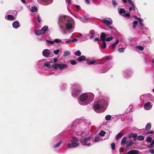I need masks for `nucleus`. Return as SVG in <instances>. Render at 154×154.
Returning a JSON list of instances; mask_svg holds the SVG:
<instances>
[{
	"mask_svg": "<svg viewBox=\"0 0 154 154\" xmlns=\"http://www.w3.org/2000/svg\"><path fill=\"white\" fill-rule=\"evenodd\" d=\"M138 24V22L136 21H134L133 23V29H134L136 27V26H137Z\"/></svg>",
	"mask_w": 154,
	"mask_h": 154,
	"instance_id": "nucleus-37",
	"label": "nucleus"
},
{
	"mask_svg": "<svg viewBox=\"0 0 154 154\" xmlns=\"http://www.w3.org/2000/svg\"><path fill=\"white\" fill-rule=\"evenodd\" d=\"M127 141V137H124L122 139L121 142V145L123 146H124L126 143Z\"/></svg>",
	"mask_w": 154,
	"mask_h": 154,
	"instance_id": "nucleus-26",
	"label": "nucleus"
},
{
	"mask_svg": "<svg viewBox=\"0 0 154 154\" xmlns=\"http://www.w3.org/2000/svg\"><path fill=\"white\" fill-rule=\"evenodd\" d=\"M128 2L131 6L134 5V3L131 0H128Z\"/></svg>",
	"mask_w": 154,
	"mask_h": 154,
	"instance_id": "nucleus-63",
	"label": "nucleus"
},
{
	"mask_svg": "<svg viewBox=\"0 0 154 154\" xmlns=\"http://www.w3.org/2000/svg\"><path fill=\"white\" fill-rule=\"evenodd\" d=\"M152 138L151 137H148L146 139V141L149 142H152Z\"/></svg>",
	"mask_w": 154,
	"mask_h": 154,
	"instance_id": "nucleus-55",
	"label": "nucleus"
},
{
	"mask_svg": "<svg viewBox=\"0 0 154 154\" xmlns=\"http://www.w3.org/2000/svg\"><path fill=\"white\" fill-rule=\"evenodd\" d=\"M119 42V40L118 39H117L116 40V42L114 43L113 44H112V49L114 48H115L116 45Z\"/></svg>",
	"mask_w": 154,
	"mask_h": 154,
	"instance_id": "nucleus-34",
	"label": "nucleus"
},
{
	"mask_svg": "<svg viewBox=\"0 0 154 154\" xmlns=\"http://www.w3.org/2000/svg\"><path fill=\"white\" fill-rule=\"evenodd\" d=\"M123 134L122 133H119L116 136V140H118L119 138L123 136Z\"/></svg>",
	"mask_w": 154,
	"mask_h": 154,
	"instance_id": "nucleus-33",
	"label": "nucleus"
},
{
	"mask_svg": "<svg viewBox=\"0 0 154 154\" xmlns=\"http://www.w3.org/2000/svg\"><path fill=\"white\" fill-rule=\"evenodd\" d=\"M60 137V136H57L54 137L53 138V140L54 142H55L59 139Z\"/></svg>",
	"mask_w": 154,
	"mask_h": 154,
	"instance_id": "nucleus-46",
	"label": "nucleus"
},
{
	"mask_svg": "<svg viewBox=\"0 0 154 154\" xmlns=\"http://www.w3.org/2000/svg\"><path fill=\"white\" fill-rule=\"evenodd\" d=\"M70 54V52L69 51H65L63 54V56L66 57L69 55Z\"/></svg>",
	"mask_w": 154,
	"mask_h": 154,
	"instance_id": "nucleus-43",
	"label": "nucleus"
},
{
	"mask_svg": "<svg viewBox=\"0 0 154 154\" xmlns=\"http://www.w3.org/2000/svg\"><path fill=\"white\" fill-rule=\"evenodd\" d=\"M77 62L74 60H71L70 61V63L71 64L74 65L76 64Z\"/></svg>",
	"mask_w": 154,
	"mask_h": 154,
	"instance_id": "nucleus-58",
	"label": "nucleus"
},
{
	"mask_svg": "<svg viewBox=\"0 0 154 154\" xmlns=\"http://www.w3.org/2000/svg\"><path fill=\"white\" fill-rule=\"evenodd\" d=\"M94 97V95L91 93H83L78 99V103L81 105H87L93 101Z\"/></svg>",
	"mask_w": 154,
	"mask_h": 154,
	"instance_id": "nucleus-1",
	"label": "nucleus"
},
{
	"mask_svg": "<svg viewBox=\"0 0 154 154\" xmlns=\"http://www.w3.org/2000/svg\"><path fill=\"white\" fill-rule=\"evenodd\" d=\"M62 40L59 38L55 39L54 40V42H55L57 43L61 42Z\"/></svg>",
	"mask_w": 154,
	"mask_h": 154,
	"instance_id": "nucleus-50",
	"label": "nucleus"
},
{
	"mask_svg": "<svg viewBox=\"0 0 154 154\" xmlns=\"http://www.w3.org/2000/svg\"><path fill=\"white\" fill-rule=\"evenodd\" d=\"M100 140V139L98 136H96L94 139V140H93V142H94L95 143L98 142Z\"/></svg>",
	"mask_w": 154,
	"mask_h": 154,
	"instance_id": "nucleus-51",
	"label": "nucleus"
},
{
	"mask_svg": "<svg viewBox=\"0 0 154 154\" xmlns=\"http://www.w3.org/2000/svg\"><path fill=\"white\" fill-rule=\"evenodd\" d=\"M112 2L113 5L114 7H115L116 6L118 5L117 3L116 2L115 0H112Z\"/></svg>",
	"mask_w": 154,
	"mask_h": 154,
	"instance_id": "nucleus-59",
	"label": "nucleus"
},
{
	"mask_svg": "<svg viewBox=\"0 0 154 154\" xmlns=\"http://www.w3.org/2000/svg\"><path fill=\"white\" fill-rule=\"evenodd\" d=\"M152 103L150 102H148L145 103L144 106V108L146 110H149L152 108Z\"/></svg>",
	"mask_w": 154,
	"mask_h": 154,
	"instance_id": "nucleus-14",
	"label": "nucleus"
},
{
	"mask_svg": "<svg viewBox=\"0 0 154 154\" xmlns=\"http://www.w3.org/2000/svg\"><path fill=\"white\" fill-rule=\"evenodd\" d=\"M83 36L82 35V34L81 33H79V35L76 36V37L78 38L79 39H80V40L81 41H82L81 40L82 39H83V38L82 37Z\"/></svg>",
	"mask_w": 154,
	"mask_h": 154,
	"instance_id": "nucleus-41",
	"label": "nucleus"
},
{
	"mask_svg": "<svg viewBox=\"0 0 154 154\" xmlns=\"http://www.w3.org/2000/svg\"><path fill=\"white\" fill-rule=\"evenodd\" d=\"M139 151L137 150H132L128 151L126 154H138Z\"/></svg>",
	"mask_w": 154,
	"mask_h": 154,
	"instance_id": "nucleus-24",
	"label": "nucleus"
},
{
	"mask_svg": "<svg viewBox=\"0 0 154 154\" xmlns=\"http://www.w3.org/2000/svg\"><path fill=\"white\" fill-rule=\"evenodd\" d=\"M97 101L103 107L104 110H105L108 106L109 100L107 98H101L98 100Z\"/></svg>",
	"mask_w": 154,
	"mask_h": 154,
	"instance_id": "nucleus-6",
	"label": "nucleus"
},
{
	"mask_svg": "<svg viewBox=\"0 0 154 154\" xmlns=\"http://www.w3.org/2000/svg\"><path fill=\"white\" fill-rule=\"evenodd\" d=\"M89 33L83 35L82 37L83 38V39L82 38L81 40L82 41H85L86 40L88 39L89 38Z\"/></svg>",
	"mask_w": 154,
	"mask_h": 154,
	"instance_id": "nucleus-28",
	"label": "nucleus"
},
{
	"mask_svg": "<svg viewBox=\"0 0 154 154\" xmlns=\"http://www.w3.org/2000/svg\"><path fill=\"white\" fill-rule=\"evenodd\" d=\"M86 60V57L85 56L82 55L79 57L77 59V60L79 62H81L85 60Z\"/></svg>",
	"mask_w": 154,
	"mask_h": 154,
	"instance_id": "nucleus-23",
	"label": "nucleus"
},
{
	"mask_svg": "<svg viewBox=\"0 0 154 154\" xmlns=\"http://www.w3.org/2000/svg\"><path fill=\"white\" fill-rule=\"evenodd\" d=\"M95 33V32L94 30H91L90 31L89 33V35H91V36L89 37V38H90V39H92V38H93L94 37Z\"/></svg>",
	"mask_w": 154,
	"mask_h": 154,
	"instance_id": "nucleus-25",
	"label": "nucleus"
},
{
	"mask_svg": "<svg viewBox=\"0 0 154 154\" xmlns=\"http://www.w3.org/2000/svg\"><path fill=\"white\" fill-rule=\"evenodd\" d=\"M78 41V39L76 38L73 39L72 40L70 39V43L77 42Z\"/></svg>",
	"mask_w": 154,
	"mask_h": 154,
	"instance_id": "nucleus-62",
	"label": "nucleus"
},
{
	"mask_svg": "<svg viewBox=\"0 0 154 154\" xmlns=\"http://www.w3.org/2000/svg\"><path fill=\"white\" fill-rule=\"evenodd\" d=\"M5 18L6 20H10V21H13L16 19V17L14 16L8 14L5 17Z\"/></svg>",
	"mask_w": 154,
	"mask_h": 154,
	"instance_id": "nucleus-15",
	"label": "nucleus"
},
{
	"mask_svg": "<svg viewBox=\"0 0 154 154\" xmlns=\"http://www.w3.org/2000/svg\"><path fill=\"white\" fill-rule=\"evenodd\" d=\"M68 67L67 65L65 63L58 64L54 63L51 66L52 68H53L56 69H57L59 68L61 70H63L66 69Z\"/></svg>",
	"mask_w": 154,
	"mask_h": 154,
	"instance_id": "nucleus-8",
	"label": "nucleus"
},
{
	"mask_svg": "<svg viewBox=\"0 0 154 154\" xmlns=\"http://www.w3.org/2000/svg\"><path fill=\"white\" fill-rule=\"evenodd\" d=\"M94 108L95 110H97L101 108H103V107L101 106V105L99 103L98 101L96 102L94 105Z\"/></svg>",
	"mask_w": 154,
	"mask_h": 154,
	"instance_id": "nucleus-16",
	"label": "nucleus"
},
{
	"mask_svg": "<svg viewBox=\"0 0 154 154\" xmlns=\"http://www.w3.org/2000/svg\"><path fill=\"white\" fill-rule=\"evenodd\" d=\"M74 54L77 56H80L81 55V53L79 50H78L74 53Z\"/></svg>",
	"mask_w": 154,
	"mask_h": 154,
	"instance_id": "nucleus-45",
	"label": "nucleus"
},
{
	"mask_svg": "<svg viewBox=\"0 0 154 154\" xmlns=\"http://www.w3.org/2000/svg\"><path fill=\"white\" fill-rule=\"evenodd\" d=\"M106 133L105 132L103 131H101L99 133V135L103 137L105 135Z\"/></svg>",
	"mask_w": 154,
	"mask_h": 154,
	"instance_id": "nucleus-48",
	"label": "nucleus"
},
{
	"mask_svg": "<svg viewBox=\"0 0 154 154\" xmlns=\"http://www.w3.org/2000/svg\"><path fill=\"white\" fill-rule=\"evenodd\" d=\"M51 52L48 49H45L42 51L43 55L46 57H51Z\"/></svg>",
	"mask_w": 154,
	"mask_h": 154,
	"instance_id": "nucleus-10",
	"label": "nucleus"
},
{
	"mask_svg": "<svg viewBox=\"0 0 154 154\" xmlns=\"http://www.w3.org/2000/svg\"><path fill=\"white\" fill-rule=\"evenodd\" d=\"M71 143L67 144V146L69 148L76 147L79 145L78 143L79 139L75 136L72 137L70 140Z\"/></svg>",
	"mask_w": 154,
	"mask_h": 154,
	"instance_id": "nucleus-4",
	"label": "nucleus"
},
{
	"mask_svg": "<svg viewBox=\"0 0 154 154\" xmlns=\"http://www.w3.org/2000/svg\"><path fill=\"white\" fill-rule=\"evenodd\" d=\"M81 124L86 126H88L90 125V122L86 119H84L83 121L80 122Z\"/></svg>",
	"mask_w": 154,
	"mask_h": 154,
	"instance_id": "nucleus-17",
	"label": "nucleus"
},
{
	"mask_svg": "<svg viewBox=\"0 0 154 154\" xmlns=\"http://www.w3.org/2000/svg\"><path fill=\"white\" fill-rule=\"evenodd\" d=\"M113 38V37L112 36H111L110 37L107 38L105 39V41L106 42H109L112 40Z\"/></svg>",
	"mask_w": 154,
	"mask_h": 154,
	"instance_id": "nucleus-49",
	"label": "nucleus"
},
{
	"mask_svg": "<svg viewBox=\"0 0 154 154\" xmlns=\"http://www.w3.org/2000/svg\"><path fill=\"white\" fill-rule=\"evenodd\" d=\"M12 26L14 28L17 29L20 26L19 21L18 20L14 21L12 23Z\"/></svg>",
	"mask_w": 154,
	"mask_h": 154,
	"instance_id": "nucleus-18",
	"label": "nucleus"
},
{
	"mask_svg": "<svg viewBox=\"0 0 154 154\" xmlns=\"http://www.w3.org/2000/svg\"><path fill=\"white\" fill-rule=\"evenodd\" d=\"M103 21L104 22L106 26H109L112 23V20L109 18H105L103 19Z\"/></svg>",
	"mask_w": 154,
	"mask_h": 154,
	"instance_id": "nucleus-12",
	"label": "nucleus"
},
{
	"mask_svg": "<svg viewBox=\"0 0 154 154\" xmlns=\"http://www.w3.org/2000/svg\"><path fill=\"white\" fill-rule=\"evenodd\" d=\"M88 64H97V62L96 61H89L88 63Z\"/></svg>",
	"mask_w": 154,
	"mask_h": 154,
	"instance_id": "nucleus-53",
	"label": "nucleus"
},
{
	"mask_svg": "<svg viewBox=\"0 0 154 154\" xmlns=\"http://www.w3.org/2000/svg\"><path fill=\"white\" fill-rule=\"evenodd\" d=\"M106 35L105 32H102L101 33L100 38V40L102 41H104L105 40L106 38Z\"/></svg>",
	"mask_w": 154,
	"mask_h": 154,
	"instance_id": "nucleus-20",
	"label": "nucleus"
},
{
	"mask_svg": "<svg viewBox=\"0 0 154 154\" xmlns=\"http://www.w3.org/2000/svg\"><path fill=\"white\" fill-rule=\"evenodd\" d=\"M122 72L124 77L126 78L131 76L132 72L131 70L128 69L124 70Z\"/></svg>",
	"mask_w": 154,
	"mask_h": 154,
	"instance_id": "nucleus-9",
	"label": "nucleus"
},
{
	"mask_svg": "<svg viewBox=\"0 0 154 154\" xmlns=\"http://www.w3.org/2000/svg\"><path fill=\"white\" fill-rule=\"evenodd\" d=\"M124 49H125V48H119L118 49V51L121 53H122L124 51Z\"/></svg>",
	"mask_w": 154,
	"mask_h": 154,
	"instance_id": "nucleus-60",
	"label": "nucleus"
},
{
	"mask_svg": "<svg viewBox=\"0 0 154 154\" xmlns=\"http://www.w3.org/2000/svg\"><path fill=\"white\" fill-rule=\"evenodd\" d=\"M134 137H137V134L136 133H131L128 135V137L129 138H131Z\"/></svg>",
	"mask_w": 154,
	"mask_h": 154,
	"instance_id": "nucleus-35",
	"label": "nucleus"
},
{
	"mask_svg": "<svg viewBox=\"0 0 154 154\" xmlns=\"http://www.w3.org/2000/svg\"><path fill=\"white\" fill-rule=\"evenodd\" d=\"M72 96L75 98H77L79 95L82 92V88L81 85L78 83H74L72 88Z\"/></svg>",
	"mask_w": 154,
	"mask_h": 154,
	"instance_id": "nucleus-3",
	"label": "nucleus"
},
{
	"mask_svg": "<svg viewBox=\"0 0 154 154\" xmlns=\"http://www.w3.org/2000/svg\"><path fill=\"white\" fill-rule=\"evenodd\" d=\"M43 34L46 32L48 30V27L47 26H45L41 30Z\"/></svg>",
	"mask_w": 154,
	"mask_h": 154,
	"instance_id": "nucleus-22",
	"label": "nucleus"
},
{
	"mask_svg": "<svg viewBox=\"0 0 154 154\" xmlns=\"http://www.w3.org/2000/svg\"><path fill=\"white\" fill-rule=\"evenodd\" d=\"M111 146L112 150L115 149V144L114 143H112L111 144Z\"/></svg>",
	"mask_w": 154,
	"mask_h": 154,
	"instance_id": "nucleus-64",
	"label": "nucleus"
},
{
	"mask_svg": "<svg viewBox=\"0 0 154 154\" xmlns=\"http://www.w3.org/2000/svg\"><path fill=\"white\" fill-rule=\"evenodd\" d=\"M148 100H150L152 102H154V97L153 95L150 94L149 95L148 97Z\"/></svg>",
	"mask_w": 154,
	"mask_h": 154,
	"instance_id": "nucleus-30",
	"label": "nucleus"
},
{
	"mask_svg": "<svg viewBox=\"0 0 154 154\" xmlns=\"http://www.w3.org/2000/svg\"><path fill=\"white\" fill-rule=\"evenodd\" d=\"M136 48L137 49H139L141 51H143L144 49V48L142 46H136Z\"/></svg>",
	"mask_w": 154,
	"mask_h": 154,
	"instance_id": "nucleus-40",
	"label": "nucleus"
},
{
	"mask_svg": "<svg viewBox=\"0 0 154 154\" xmlns=\"http://www.w3.org/2000/svg\"><path fill=\"white\" fill-rule=\"evenodd\" d=\"M105 118L106 120H109L111 119V116L109 115H107L105 116Z\"/></svg>",
	"mask_w": 154,
	"mask_h": 154,
	"instance_id": "nucleus-54",
	"label": "nucleus"
},
{
	"mask_svg": "<svg viewBox=\"0 0 154 154\" xmlns=\"http://www.w3.org/2000/svg\"><path fill=\"white\" fill-rule=\"evenodd\" d=\"M69 20L67 17L64 16H60L59 17L58 23L60 25V27L61 28H63L65 23Z\"/></svg>",
	"mask_w": 154,
	"mask_h": 154,
	"instance_id": "nucleus-7",
	"label": "nucleus"
},
{
	"mask_svg": "<svg viewBox=\"0 0 154 154\" xmlns=\"http://www.w3.org/2000/svg\"><path fill=\"white\" fill-rule=\"evenodd\" d=\"M151 127V125L150 124H147L145 128V129L146 130H149L150 129Z\"/></svg>",
	"mask_w": 154,
	"mask_h": 154,
	"instance_id": "nucleus-42",
	"label": "nucleus"
},
{
	"mask_svg": "<svg viewBox=\"0 0 154 154\" xmlns=\"http://www.w3.org/2000/svg\"><path fill=\"white\" fill-rule=\"evenodd\" d=\"M102 42H103V44L101 45V47L102 48L104 49L106 48V44L105 42V41Z\"/></svg>",
	"mask_w": 154,
	"mask_h": 154,
	"instance_id": "nucleus-56",
	"label": "nucleus"
},
{
	"mask_svg": "<svg viewBox=\"0 0 154 154\" xmlns=\"http://www.w3.org/2000/svg\"><path fill=\"white\" fill-rule=\"evenodd\" d=\"M65 25L66 28L68 30L73 29L74 28V26L72 23H69V20L65 24Z\"/></svg>",
	"mask_w": 154,
	"mask_h": 154,
	"instance_id": "nucleus-13",
	"label": "nucleus"
},
{
	"mask_svg": "<svg viewBox=\"0 0 154 154\" xmlns=\"http://www.w3.org/2000/svg\"><path fill=\"white\" fill-rule=\"evenodd\" d=\"M98 72L99 73H102L106 72L110 68L111 66L109 63L104 64L103 63L97 65Z\"/></svg>",
	"mask_w": 154,
	"mask_h": 154,
	"instance_id": "nucleus-5",
	"label": "nucleus"
},
{
	"mask_svg": "<svg viewBox=\"0 0 154 154\" xmlns=\"http://www.w3.org/2000/svg\"><path fill=\"white\" fill-rule=\"evenodd\" d=\"M130 14L129 13H125L123 15V16H124L125 17H130Z\"/></svg>",
	"mask_w": 154,
	"mask_h": 154,
	"instance_id": "nucleus-61",
	"label": "nucleus"
},
{
	"mask_svg": "<svg viewBox=\"0 0 154 154\" xmlns=\"http://www.w3.org/2000/svg\"><path fill=\"white\" fill-rule=\"evenodd\" d=\"M137 139L139 140L140 141L143 140L144 139V136L143 135L139 136L138 137Z\"/></svg>",
	"mask_w": 154,
	"mask_h": 154,
	"instance_id": "nucleus-44",
	"label": "nucleus"
},
{
	"mask_svg": "<svg viewBox=\"0 0 154 154\" xmlns=\"http://www.w3.org/2000/svg\"><path fill=\"white\" fill-rule=\"evenodd\" d=\"M70 39H65L64 41H62V42H61V43L63 44H69L70 43Z\"/></svg>",
	"mask_w": 154,
	"mask_h": 154,
	"instance_id": "nucleus-32",
	"label": "nucleus"
},
{
	"mask_svg": "<svg viewBox=\"0 0 154 154\" xmlns=\"http://www.w3.org/2000/svg\"><path fill=\"white\" fill-rule=\"evenodd\" d=\"M151 142V143H150V144L148 145V148H152V147L154 144V139L152 141V142Z\"/></svg>",
	"mask_w": 154,
	"mask_h": 154,
	"instance_id": "nucleus-47",
	"label": "nucleus"
},
{
	"mask_svg": "<svg viewBox=\"0 0 154 154\" xmlns=\"http://www.w3.org/2000/svg\"><path fill=\"white\" fill-rule=\"evenodd\" d=\"M134 143V142H132V140H131L129 143L128 142L126 145V146L127 147H129L130 146L132 145Z\"/></svg>",
	"mask_w": 154,
	"mask_h": 154,
	"instance_id": "nucleus-36",
	"label": "nucleus"
},
{
	"mask_svg": "<svg viewBox=\"0 0 154 154\" xmlns=\"http://www.w3.org/2000/svg\"><path fill=\"white\" fill-rule=\"evenodd\" d=\"M43 66H45L47 67L48 69H50L51 68V66L50 64L48 63H46L45 62L43 64Z\"/></svg>",
	"mask_w": 154,
	"mask_h": 154,
	"instance_id": "nucleus-39",
	"label": "nucleus"
},
{
	"mask_svg": "<svg viewBox=\"0 0 154 154\" xmlns=\"http://www.w3.org/2000/svg\"><path fill=\"white\" fill-rule=\"evenodd\" d=\"M45 62L44 60H38L37 63V66L38 68H40L41 66L43 67V63Z\"/></svg>",
	"mask_w": 154,
	"mask_h": 154,
	"instance_id": "nucleus-19",
	"label": "nucleus"
},
{
	"mask_svg": "<svg viewBox=\"0 0 154 154\" xmlns=\"http://www.w3.org/2000/svg\"><path fill=\"white\" fill-rule=\"evenodd\" d=\"M62 142V140H60L59 142L58 143H56V144L54 145L53 146V148H57L60 145L61 143V142Z\"/></svg>",
	"mask_w": 154,
	"mask_h": 154,
	"instance_id": "nucleus-31",
	"label": "nucleus"
},
{
	"mask_svg": "<svg viewBox=\"0 0 154 154\" xmlns=\"http://www.w3.org/2000/svg\"><path fill=\"white\" fill-rule=\"evenodd\" d=\"M132 7H131L129 8V10L130 11H131L133 10L135 11V7L134 5L132 6Z\"/></svg>",
	"mask_w": 154,
	"mask_h": 154,
	"instance_id": "nucleus-52",
	"label": "nucleus"
},
{
	"mask_svg": "<svg viewBox=\"0 0 154 154\" xmlns=\"http://www.w3.org/2000/svg\"><path fill=\"white\" fill-rule=\"evenodd\" d=\"M53 0H37L38 3L43 5H47L52 3Z\"/></svg>",
	"mask_w": 154,
	"mask_h": 154,
	"instance_id": "nucleus-11",
	"label": "nucleus"
},
{
	"mask_svg": "<svg viewBox=\"0 0 154 154\" xmlns=\"http://www.w3.org/2000/svg\"><path fill=\"white\" fill-rule=\"evenodd\" d=\"M45 40L47 43H49L50 44L52 45V44H53L54 43V41H52L48 40H47V39H45Z\"/></svg>",
	"mask_w": 154,
	"mask_h": 154,
	"instance_id": "nucleus-57",
	"label": "nucleus"
},
{
	"mask_svg": "<svg viewBox=\"0 0 154 154\" xmlns=\"http://www.w3.org/2000/svg\"><path fill=\"white\" fill-rule=\"evenodd\" d=\"M76 134L78 136H82L83 137L80 140V143L84 146H89L91 145V143L90 142L92 138L91 136L87 137L88 134L87 131H83L82 132H77Z\"/></svg>",
	"mask_w": 154,
	"mask_h": 154,
	"instance_id": "nucleus-2",
	"label": "nucleus"
},
{
	"mask_svg": "<svg viewBox=\"0 0 154 154\" xmlns=\"http://www.w3.org/2000/svg\"><path fill=\"white\" fill-rule=\"evenodd\" d=\"M34 33L36 35H41L43 34L41 30H38L37 29H35V30Z\"/></svg>",
	"mask_w": 154,
	"mask_h": 154,
	"instance_id": "nucleus-27",
	"label": "nucleus"
},
{
	"mask_svg": "<svg viewBox=\"0 0 154 154\" xmlns=\"http://www.w3.org/2000/svg\"><path fill=\"white\" fill-rule=\"evenodd\" d=\"M126 12V10L125 8H121L119 11V13L123 16V15Z\"/></svg>",
	"mask_w": 154,
	"mask_h": 154,
	"instance_id": "nucleus-29",
	"label": "nucleus"
},
{
	"mask_svg": "<svg viewBox=\"0 0 154 154\" xmlns=\"http://www.w3.org/2000/svg\"><path fill=\"white\" fill-rule=\"evenodd\" d=\"M138 20H139L140 29H144L143 24V20L140 18H138Z\"/></svg>",
	"mask_w": 154,
	"mask_h": 154,
	"instance_id": "nucleus-21",
	"label": "nucleus"
},
{
	"mask_svg": "<svg viewBox=\"0 0 154 154\" xmlns=\"http://www.w3.org/2000/svg\"><path fill=\"white\" fill-rule=\"evenodd\" d=\"M37 8L35 6H32L31 8V11L32 12H35L37 11Z\"/></svg>",
	"mask_w": 154,
	"mask_h": 154,
	"instance_id": "nucleus-38",
	"label": "nucleus"
}]
</instances>
